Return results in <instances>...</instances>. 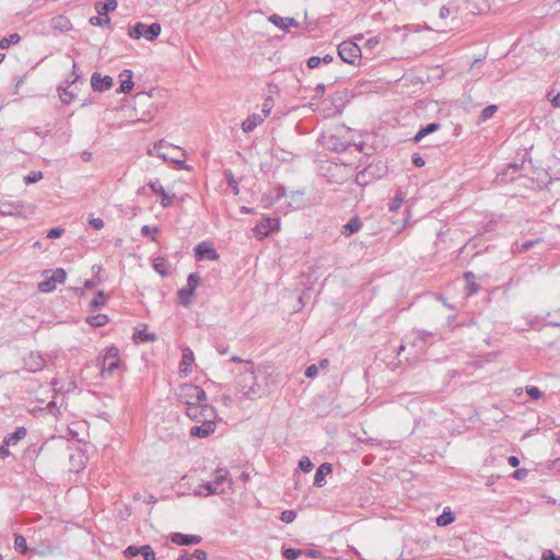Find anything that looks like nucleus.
I'll list each match as a JSON object with an SVG mask.
<instances>
[{
	"mask_svg": "<svg viewBox=\"0 0 560 560\" xmlns=\"http://www.w3.org/2000/svg\"><path fill=\"white\" fill-rule=\"evenodd\" d=\"M236 386L249 400L261 398L267 393L265 375L261 372H255L250 361L245 362V370L237 375Z\"/></svg>",
	"mask_w": 560,
	"mask_h": 560,
	"instance_id": "f257e3e1",
	"label": "nucleus"
},
{
	"mask_svg": "<svg viewBox=\"0 0 560 560\" xmlns=\"http://www.w3.org/2000/svg\"><path fill=\"white\" fill-rule=\"evenodd\" d=\"M176 395L178 400L186 405L185 413L188 418H198V415L203 411V406H211L208 404L206 390L194 384L180 385Z\"/></svg>",
	"mask_w": 560,
	"mask_h": 560,
	"instance_id": "f03ea898",
	"label": "nucleus"
},
{
	"mask_svg": "<svg viewBox=\"0 0 560 560\" xmlns=\"http://www.w3.org/2000/svg\"><path fill=\"white\" fill-rule=\"evenodd\" d=\"M96 366L102 378H112L121 375L124 371L119 349L115 346L105 348L96 359Z\"/></svg>",
	"mask_w": 560,
	"mask_h": 560,
	"instance_id": "7ed1b4c3",
	"label": "nucleus"
},
{
	"mask_svg": "<svg viewBox=\"0 0 560 560\" xmlns=\"http://www.w3.org/2000/svg\"><path fill=\"white\" fill-rule=\"evenodd\" d=\"M203 411L198 415V418H190L194 421L200 422V425L190 428L189 433L194 438H208L215 431L217 410L213 406H203Z\"/></svg>",
	"mask_w": 560,
	"mask_h": 560,
	"instance_id": "20e7f679",
	"label": "nucleus"
},
{
	"mask_svg": "<svg viewBox=\"0 0 560 560\" xmlns=\"http://www.w3.org/2000/svg\"><path fill=\"white\" fill-rule=\"evenodd\" d=\"M164 149L177 150L180 156H186V152L172 143L166 142L165 140H160L159 142L153 144L152 149H149L148 153L150 155H156L163 161H171L176 164L179 168L190 170V166L185 163L184 160L179 159L176 155L167 154Z\"/></svg>",
	"mask_w": 560,
	"mask_h": 560,
	"instance_id": "39448f33",
	"label": "nucleus"
},
{
	"mask_svg": "<svg viewBox=\"0 0 560 560\" xmlns=\"http://www.w3.org/2000/svg\"><path fill=\"white\" fill-rule=\"evenodd\" d=\"M231 486L232 480L229 479V471L225 468L217 469L213 480L201 483V488L207 491V494L224 493Z\"/></svg>",
	"mask_w": 560,
	"mask_h": 560,
	"instance_id": "423d86ee",
	"label": "nucleus"
},
{
	"mask_svg": "<svg viewBox=\"0 0 560 560\" xmlns=\"http://www.w3.org/2000/svg\"><path fill=\"white\" fill-rule=\"evenodd\" d=\"M161 34V25L159 23H152L145 25L142 22L136 23L128 30V35L133 39L144 37L147 40H154Z\"/></svg>",
	"mask_w": 560,
	"mask_h": 560,
	"instance_id": "0eeeda50",
	"label": "nucleus"
},
{
	"mask_svg": "<svg viewBox=\"0 0 560 560\" xmlns=\"http://www.w3.org/2000/svg\"><path fill=\"white\" fill-rule=\"evenodd\" d=\"M200 283L198 272H191L187 278V285L178 291V302L180 305L188 307L191 304V298Z\"/></svg>",
	"mask_w": 560,
	"mask_h": 560,
	"instance_id": "6e6552de",
	"label": "nucleus"
},
{
	"mask_svg": "<svg viewBox=\"0 0 560 560\" xmlns=\"http://www.w3.org/2000/svg\"><path fill=\"white\" fill-rule=\"evenodd\" d=\"M339 57L349 65H354L361 57V48L353 42L345 40L338 45Z\"/></svg>",
	"mask_w": 560,
	"mask_h": 560,
	"instance_id": "1a4fd4ad",
	"label": "nucleus"
},
{
	"mask_svg": "<svg viewBox=\"0 0 560 560\" xmlns=\"http://www.w3.org/2000/svg\"><path fill=\"white\" fill-rule=\"evenodd\" d=\"M45 366V359L39 352L31 351L23 358V369L31 373L39 372Z\"/></svg>",
	"mask_w": 560,
	"mask_h": 560,
	"instance_id": "9d476101",
	"label": "nucleus"
},
{
	"mask_svg": "<svg viewBox=\"0 0 560 560\" xmlns=\"http://www.w3.org/2000/svg\"><path fill=\"white\" fill-rule=\"evenodd\" d=\"M25 205L22 201H2L0 202V214L4 217L23 215Z\"/></svg>",
	"mask_w": 560,
	"mask_h": 560,
	"instance_id": "9b49d317",
	"label": "nucleus"
},
{
	"mask_svg": "<svg viewBox=\"0 0 560 560\" xmlns=\"http://www.w3.org/2000/svg\"><path fill=\"white\" fill-rule=\"evenodd\" d=\"M278 225L279 221L277 219L266 218L256 224L254 233L259 240H261L264 237H267L271 233V231Z\"/></svg>",
	"mask_w": 560,
	"mask_h": 560,
	"instance_id": "f8f14e48",
	"label": "nucleus"
},
{
	"mask_svg": "<svg viewBox=\"0 0 560 560\" xmlns=\"http://www.w3.org/2000/svg\"><path fill=\"white\" fill-rule=\"evenodd\" d=\"M91 86L95 92H105L113 86V79L109 75L102 77L101 73L94 72L91 77Z\"/></svg>",
	"mask_w": 560,
	"mask_h": 560,
	"instance_id": "ddd939ff",
	"label": "nucleus"
},
{
	"mask_svg": "<svg viewBox=\"0 0 560 560\" xmlns=\"http://www.w3.org/2000/svg\"><path fill=\"white\" fill-rule=\"evenodd\" d=\"M195 362V355L190 348L184 347L183 348V354L182 360L179 363V374L187 376L191 373V365Z\"/></svg>",
	"mask_w": 560,
	"mask_h": 560,
	"instance_id": "4468645a",
	"label": "nucleus"
},
{
	"mask_svg": "<svg viewBox=\"0 0 560 560\" xmlns=\"http://www.w3.org/2000/svg\"><path fill=\"white\" fill-rule=\"evenodd\" d=\"M195 256L197 259H208V260H217L219 258V255L217 252L212 248V246L206 242L199 243L195 247Z\"/></svg>",
	"mask_w": 560,
	"mask_h": 560,
	"instance_id": "2eb2a0df",
	"label": "nucleus"
},
{
	"mask_svg": "<svg viewBox=\"0 0 560 560\" xmlns=\"http://www.w3.org/2000/svg\"><path fill=\"white\" fill-rule=\"evenodd\" d=\"M171 541L178 546H188L199 544L201 541V537L199 535L174 533L171 536Z\"/></svg>",
	"mask_w": 560,
	"mask_h": 560,
	"instance_id": "dca6fc26",
	"label": "nucleus"
},
{
	"mask_svg": "<svg viewBox=\"0 0 560 560\" xmlns=\"http://www.w3.org/2000/svg\"><path fill=\"white\" fill-rule=\"evenodd\" d=\"M269 21L276 25L277 27H279L280 30H283V31H288L290 27H296L299 26V23L295 19L293 18H283V16H279L277 14H272L270 18H269Z\"/></svg>",
	"mask_w": 560,
	"mask_h": 560,
	"instance_id": "f3484780",
	"label": "nucleus"
},
{
	"mask_svg": "<svg viewBox=\"0 0 560 560\" xmlns=\"http://www.w3.org/2000/svg\"><path fill=\"white\" fill-rule=\"evenodd\" d=\"M119 78H120V85H119V89L117 92L125 93V94L129 93L133 88L132 71L129 69H125L119 74Z\"/></svg>",
	"mask_w": 560,
	"mask_h": 560,
	"instance_id": "a211bd4d",
	"label": "nucleus"
},
{
	"mask_svg": "<svg viewBox=\"0 0 560 560\" xmlns=\"http://www.w3.org/2000/svg\"><path fill=\"white\" fill-rule=\"evenodd\" d=\"M264 121V117L259 114H252L249 115L243 122H242V130L245 132V133H249L252 131H254V129L259 126L260 124H262Z\"/></svg>",
	"mask_w": 560,
	"mask_h": 560,
	"instance_id": "6ab92c4d",
	"label": "nucleus"
},
{
	"mask_svg": "<svg viewBox=\"0 0 560 560\" xmlns=\"http://www.w3.org/2000/svg\"><path fill=\"white\" fill-rule=\"evenodd\" d=\"M332 471V465L329 463L322 464L315 474L314 486L323 487L326 483L325 477L326 475Z\"/></svg>",
	"mask_w": 560,
	"mask_h": 560,
	"instance_id": "aec40b11",
	"label": "nucleus"
},
{
	"mask_svg": "<svg viewBox=\"0 0 560 560\" xmlns=\"http://www.w3.org/2000/svg\"><path fill=\"white\" fill-rule=\"evenodd\" d=\"M362 228V221L358 215L352 217L342 228V235L351 236L358 233Z\"/></svg>",
	"mask_w": 560,
	"mask_h": 560,
	"instance_id": "412c9836",
	"label": "nucleus"
},
{
	"mask_svg": "<svg viewBox=\"0 0 560 560\" xmlns=\"http://www.w3.org/2000/svg\"><path fill=\"white\" fill-rule=\"evenodd\" d=\"M27 434V430L24 427H19L15 429L13 433L8 434L3 442L7 445L14 446L16 445L21 440H23Z\"/></svg>",
	"mask_w": 560,
	"mask_h": 560,
	"instance_id": "4be33fe9",
	"label": "nucleus"
},
{
	"mask_svg": "<svg viewBox=\"0 0 560 560\" xmlns=\"http://www.w3.org/2000/svg\"><path fill=\"white\" fill-rule=\"evenodd\" d=\"M441 128L439 122L428 124L425 127H422L413 137V142L419 143L424 137L438 131Z\"/></svg>",
	"mask_w": 560,
	"mask_h": 560,
	"instance_id": "5701e85b",
	"label": "nucleus"
},
{
	"mask_svg": "<svg viewBox=\"0 0 560 560\" xmlns=\"http://www.w3.org/2000/svg\"><path fill=\"white\" fill-rule=\"evenodd\" d=\"M464 279L466 280V290L468 295H474L479 291V284L475 281V275L471 271H466L464 273Z\"/></svg>",
	"mask_w": 560,
	"mask_h": 560,
	"instance_id": "b1692460",
	"label": "nucleus"
},
{
	"mask_svg": "<svg viewBox=\"0 0 560 560\" xmlns=\"http://www.w3.org/2000/svg\"><path fill=\"white\" fill-rule=\"evenodd\" d=\"M117 8L116 0H106L103 4L96 5V11L100 15H107L108 12L115 11Z\"/></svg>",
	"mask_w": 560,
	"mask_h": 560,
	"instance_id": "393cba45",
	"label": "nucleus"
},
{
	"mask_svg": "<svg viewBox=\"0 0 560 560\" xmlns=\"http://www.w3.org/2000/svg\"><path fill=\"white\" fill-rule=\"evenodd\" d=\"M455 520L452 511L450 510V508H445L443 513L436 518V524L439 526H446L451 523H453Z\"/></svg>",
	"mask_w": 560,
	"mask_h": 560,
	"instance_id": "a878e982",
	"label": "nucleus"
},
{
	"mask_svg": "<svg viewBox=\"0 0 560 560\" xmlns=\"http://www.w3.org/2000/svg\"><path fill=\"white\" fill-rule=\"evenodd\" d=\"M133 338L136 341H141V342H154L158 339V337L154 332H147L145 330H138L133 335Z\"/></svg>",
	"mask_w": 560,
	"mask_h": 560,
	"instance_id": "bb28decb",
	"label": "nucleus"
},
{
	"mask_svg": "<svg viewBox=\"0 0 560 560\" xmlns=\"http://www.w3.org/2000/svg\"><path fill=\"white\" fill-rule=\"evenodd\" d=\"M404 202V195L401 191H397L394 198L388 203V210L390 212H397Z\"/></svg>",
	"mask_w": 560,
	"mask_h": 560,
	"instance_id": "cd10ccee",
	"label": "nucleus"
},
{
	"mask_svg": "<svg viewBox=\"0 0 560 560\" xmlns=\"http://www.w3.org/2000/svg\"><path fill=\"white\" fill-rule=\"evenodd\" d=\"M108 317L105 314H97L88 317V323L93 327H102L106 325Z\"/></svg>",
	"mask_w": 560,
	"mask_h": 560,
	"instance_id": "c85d7f7f",
	"label": "nucleus"
},
{
	"mask_svg": "<svg viewBox=\"0 0 560 560\" xmlns=\"http://www.w3.org/2000/svg\"><path fill=\"white\" fill-rule=\"evenodd\" d=\"M56 285H57L56 280L54 278H51V276H50L49 278H47L44 281L38 283V290L40 292L48 293V292L54 291L56 289Z\"/></svg>",
	"mask_w": 560,
	"mask_h": 560,
	"instance_id": "c756f323",
	"label": "nucleus"
},
{
	"mask_svg": "<svg viewBox=\"0 0 560 560\" xmlns=\"http://www.w3.org/2000/svg\"><path fill=\"white\" fill-rule=\"evenodd\" d=\"M106 303V295L103 291H98L94 299L90 303V308L95 311L97 308H101Z\"/></svg>",
	"mask_w": 560,
	"mask_h": 560,
	"instance_id": "7c9ffc66",
	"label": "nucleus"
},
{
	"mask_svg": "<svg viewBox=\"0 0 560 560\" xmlns=\"http://www.w3.org/2000/svg\"><path fill=\"white\" fill-rule=\"evenodd\" d=\"M289 203L294 209L302 208L305 205L304 196L300 191L292 192Z\"/></svg>",
	"mask_w": 560,
	"mask_h": 560,
	"instance_id": "2f4dec72",
	"label": "nucleus"
},
{
	"mask_svg": "<svg viewBox=\"0 0 560 560\" xmlns=\"http://www.w3.org/2000/svg\"><path fill=\"white\" fill-rule=\"evenodd\" d=\"M167 265L168 264H167L166 259H164L162 257H158L154 259L153 268L161 276H166L167 275Z\"/></svg>",
	"mask_w": 560,
	"mask_h": 560,
	"instance_id": "473e14b6",
	"label": "nucleus"
},
{
	"mask_svg": "<svg viewBox=\"0 0 560 560\" xmlns=\"http://www.w3.org/2000/svg\"><path fill=\"white\" fill-rule=\"evenodd\" d=\"M21 39V36L18 33H13L9 35L8 37H3L0 40V48L1 49H8L11 45L18 44Z\"/></svg>",
	"mask_w": 560,
	"mask_h": 560,
	"instance_id": "72a5a7b5",
	"label": "nucleus"
},
{
	"mask_svg": "<svg viewBox=\"0 0 560 560\" xmlns=\"http://www.w3.org/2000/svg\"><path fill=\"white\" fill-rule=\"evenodd\" d=\"M370 180H371V175L369 172V167L358 172L355 175V183L359 186H365L370 183Z\"/></svg>",
	"mask_w": 560,
	"mask_h": 560,
	"instance_id": "f704fd0d",
	"label": "nucleus"
},
{
	"mask_svg": "<svg viewBox=\"0 0 560 560\" xmlns=\"http://www.w3.org/2000/svg\"><path fill=\"white\" fill-rule=\"evenodd\" d=\"M52 26L61 31H69L71 28V23L67 18L58 16L52 20Z\"/></svg>",
	"mask_w": 560,
	"mask_h": 560,
	"instance_id": "c9c22d12",
	"label": "nucleus"
},
{
	"mask_svg": "<svg viewBox=\"0 0 560 560\" xmlns=\"http://www.w3.org/2000/svg\"><path fill=\"white\" fill-rule=\"evenodd\" d=\"M75 96V93L73 90L70 89V86L65 89H59V97L63 104H69Z\"/></svg>",
	"mask_w": 560,
	"mask_h": 560,
	"instance_id": "e433bc0d",
	"label": "nucleus"
},
{
	"mask_svg": "<svg viewBox=\"0 0 560 560\" xmlns=\"http://www.w3.org/2000/svg\"><path fill=\"white\" fill-rule=\"evenodd\" d=\"M498 112L497 105H488L481 110L479 122L490 119Z\"/></svg>",
	"mask_w": 560,
	"mask_h": 560,
	"instance_id": "4c0bfd02",
	"label": "nucleus"
},
{
	"mask_svg": "<svg viewBox=\"0 0 560 560\" xmlns=\"http://www.w3.org/2000/svg\"><path fill=\"white\" fill-rule=\"evenodd\" d=\"M91 25L94 26H107L110 24V19L107 15L91 16L89 20Z\"/></svg>",
	"mask_w": 560,
	"mask_h": 560,
	"instance_id": "58836bf2",
	"label": "nucleus"
},
{
	"mask_svg": "<svg viewBox=\"0 0 560 560\" xmlns=\"http://www.w3.org/2000/svg\"><path fill=\"white\" fill-rule=\"evenodd\" d=\"M224 175H225V178H226L228 185H229V187L232 189V191L234 192V195H238V192H240V189H238V183H237V180L234 178L233 173H232L231 171H225V172H224Z\"/></svg>",
	"mask_w": 560,
	"mask_h": 560,
	"instance_id": "ea45409f",
	"label": "nucleus"
},
{
	"mask_svg": "<svg viewBox=\"0 0 560 560\" xmlns=\"http://www.w3.org/2000/svg\"><path fill=\"white\" fill-rule=\"evenodd\" d=\"M14 549L20 553L27 551L26 539L22 535H15Z\"/></svg>",
	"mask_w": 560,
	"mask_h": 560,
	"instance_id": "a19ab883",
	"label": "nucleus"
},
{
	"mask_svg": "<svg viewBox=\"0 0 560 560\" xmlns=\"http://www.w3.org/2000/svg\"><path fill=\"white\" fill-rule=\"evenodd\" d=\"M140 555L144 560H155V552L150 545H143L140 547Z\"/></svg>",
	"mask_w": 560,
	"mask_h": 560,
	"instance_id": "79ce46f5",
	"label": "nucleus"
},
{
	"mask_svg": "<svg viewBox=\"0 0 560 560\" xmlns=\"http://www.w3.org/2000/svg\"><path fill=\"white\" fill-rule=\"evenodd\" d=\"M302 553L301 549L287 548L282 551V557L287 560H295Z\"/></svg>",
	"mask_w": 560,
	"mask_h": 560,
	"instance_id": "37998d69",
	"label": "nucleus"
},
{
	"mask_svg": "<svg viewBox=\"0 0 560 560\" xmlns=\"http://www.w3.org/2000/svg\"><path fill=\"white\" fill-rule=\"evenodd\" d=\"M272 107H273V100L271 97H267L261 105V112H262L264 119L270 115Z\"/></svg>",
	"mask_w": 560,
	"mask_h": 560,
	"instance_id": "c03bdc74",
	"label": "nucleus"
},
{
	"mask_svg": "<svg viewBox=\"0 0 560 560\" xmlns=\"http://www.w3.org/2000/svg\"><path fill=\"white\" fill-rule=\"evenodd\" d=\"M299 468L305 472H308L313 469V463L307 456H303L299 462Z\"/></svg>",
	"mask_w": 560,
	"mask_h": 560,
	"instance_id": "a18cd8bd",
	"label": "nucleus"
},
{
	"mask_svg": "<svg viewBox=\"0 0 560 560\" xmlns=\"http://www.w3.org/2000/svg\"><path fill=\"white\" fill-rule=\"evenodd\" d=\"M162 199H161V206L163 208H168V207H172L173 203H174V199H175V195H170L167 194L166 191H164V194L161 195Z\"/></svg>",
	"mask_w": 560,
	"mask_h": 560,
	"instance_id": "49530a36",
	"label": "nucleus"
},
{
	"mask_svg": "<svg viewBox=\"0 0 560 560\" xmlns=\"http://www.w3.org/2000/svg\"><path fill=\"white\" fill-rule=\"evenodd\" d=\"M43 178L42 172H31L28 175L25 176L24 182L26 184H34L39 182Z\"/></svg>",
	"mask_w": 560,
	"mask_h": 560,
	"instance_id": "de8ad7c7",
	"label": "nucleus"
},
{
	"mask_svg": "<svg viewBox=\"0 0 560 560\" xmlns=\"http://www.w3.org/2000/svg\"><path fill=\"white\" fill-rule=\"evenodd\" d=\"M51 278H54L57 283H63L67 278V273L62 268H57L54 270Z\"/></svg>",
	"mask_w": 560,
	"mask_h": 560,
	"instance_id": "09e8293b",
	"label": "nucleus"
},
{
	"mask_svg": "<svg viewBox=\"0 0 560 560\" xmlns=\"http://www.w3.org/2000/svg\"><path fill=\"white\" fill-rule=\"evenodd\" d=\"M296 517V512L294 510H285L281 513V521L284 523H292Z\"/></svg>",
	"mask_w": 560,
	"mask_h": 560,
	"instance_id": "8fccbe9b",
	"label": "nucleus"
},
{
	"mask_svg": "<svg viewBox=\"0 0 560 560\" xmlns=\"http://www.w3.org/2000/svg\"><path fill=\"white\" fill-rule=\"evenodd\" d=\"M148 185L152 189L153 192H155L160 196L162 194H164V191H165V189L163 188V186L161 185L159 179L150 180Z\"/></svg>",
	"mask_w": 560,
	"mask_h": 560,
	"instance_id": "3c124183",
	"label": "nucleus"
},
{
	"mask_svg": "<svg viewBox=\"0 0 560 560\" xmlns=\"http://www.w3.org/2000/svg\"><path fill=\"white\" fill-rule=\"evenodd\" d=\"M140 555V547H137V546H128L125 550H124V556L126 558H132V557H136Z\"/></svg>",
	"mask_w": 560,
	"mask_h": 560,
	"instance_id": "603ef678",
	"label": "nucleus"
},
{
	"mask_svg": "<svg viewBox=\"0 0 560 560\" xmlns=\"http://www.w3.org/2000/svg\"><path fill=\"white\" fill-rule=\"evenodd\" d=\"M526 393L532 399H538L541 397V390L536 386L526 387Z\"/></svg>",
	"mask_w": 560,
	"mask_h": 560,
	"instance_id": "864d4df0",
	"label": "nucleus"
},
{
	"mask_svg": "<svg viewBox=\"0 0 560 560\" xmlns=\"http://www.w3.org/2000/svg\"><path fill=\"white\" fill-rule=\"evenodd\" d=\"M310 69H315L322 63V59L318 56H312L306 61Z\"/></svg>",
	"mask_w": 560,
	"mask_h": 560,
	"instance_id": "5fc2aeb1",
	"label": "nucleus"
},
{
	"mask_svg": "<svg viewBox=\"0 0 560 560\" xmlns=\"http://www.w3.org/2000/svg\"><path fill=\"white\" fill-rule=\"evenodd\" d=\"M318 374V365L317 364H311L305 370V376L308 378H313Z\"/></svg>",
	"mask_w": 560,
	"mask_h": 560,
	"instance_id": "6e6d98bb",
	"label": "nucleus"
},
{
	"mask_svg": "<svg viewBox=\"0 0 560 560\" xmlns=\"http://www.w3.org/2000/svg\"><path fill=\"white\" fill-rule=\"evenodd\" d=\"M89 223L94 230H102L104 228V221L101 218H92Z\"/></svg>",
	"mask_w": 560,
	"mask_h": 560,
	"instance_id": "4d7b16f0",
	"label": "nucleus"
},
{
	"mask_svg": "<svg viewBox=\"0 0 560 560\" xmlns=\"http://www.w3.org/2000/svg\"><path fill=\"white\" fill-rule=\"evenodd\" d=\"M65 230L61 228H54L48 231L47 237L48 238H58L63 234Z\"/></svg>",
	"mask_w": 560,
	"mask_h": 560,
	"instance_id": "13d9d810",
	"label": "nucleus"
},
{
	"mask_svg": "<svg viewBox=\"0 0 560 560\" xmlns=\"http://www.w3.org/2000/svg\"><path fill=\"white\" fill-rule=\"evenodd\" d=\"M548 98L551 102L552 106L556 108H560V93H557L552 96L551 93H548Z\"/></svg>",
	"mask_w": 560,
	"mask_h": 560,
	"instance_id": "bf43d9fd",
	"label": "nucleus"
},
{
	"mask_svg": "<svg viewBox=\"0 0 560 560\" xmlns=\"http://www.w3.org/2000/svg\"><path fill=\"white\" fill-rule=\"evenodd\" d=\"M191 555L192 559L197 560H207L208 558L207 552L201 549H196Z\"/></svg>",
	"mask_w": 560,
	"mask_h": 560,
	"instance_id": "052dcab7",
	"label": "nucleus"
},
{
	"mask_svg": "<svg viewBox=\"0 0 560 560\" xmlns=\"http://www.w3.org/2000/svg\"><path fill=\"white\" fill-rule=\"evenodd\" d=\"M412 163L418 167H422L425 164L424 159L418 153L412 155Z\"/></svg>",
	"mask_w": 560,
	"mask_h": 560,
	"instance_id": "680f3d73",
	"label": "nucleus"
},
{
	"mask_svg": "<svg viewBox=\"0 0 560 560\" xmlns=\"http://www.w3.org/2000/svg\"><path fill=\"white\" fill-rule=\"evenodd\" d=\"M541 560H560V557L556 556L551 550H547L542 553Z\"/></svg>",
	"mask_w": 560,
	"mask_h": 560,
	"instance_id": "e2e57ef3",
	"label": "nucleus"
},
{
	"mask_svg": "<svg viewBox=\"0 0 560 560\" xmlns=\"http://www.w3.org/2000/svg\"><path fill=\"white\" fill-rule=\"evenodd\" d=\"M156 232H158L156 228L152 229L149 225H143L141 228V234L144 236H149V235H151V233L155 234Z\"/></svg>",
	"mask_w": 560,
	"mask_h": 560,
	"instance_id": "0e129e2a",
	"label": "nucleus"
},
{
	"mask_svg": "<svg viewBox=\"0 0 560 560\" xmlns=\"http://www.w3.org/2000/svg\"><path fill=\"white\" fill-rule=\"evenodd\" d=\"M380 44V37L378 36H374V37H371L366 40V46L369 48H374L375 46H377Z\"/></svg>",
	"mask_w": 560,
	"mask_h": 560,
	"instance_id": "69168bd1",
	"label": "nucleus"
},
{
	"mask_svg": "<svg viewBox=\"0 0 560 560\" xmlns=\"http://www.w3.org/2000/svg\"><path fill=\"white\" fill-rule=\"evenodd\" d=\"M451 14V10L450 8L443 5L441 9H440V13H439V16L440 19L444 20L446 18H448Z\"/></svg>",
	"mask_w": 560,
	"mask_h": 560,
	"instance_id": "338daca9",
	"label": "nucleus"
},
{
	"mask_svg": "<svg viewBox=\"0 0 560 560\" xmlns=\"http://www.w3.org/2000/svg\"><path fill=\"white\" fill-rule=\"evenodd\" d=\"M9 446H10V445H7L4 442H3V444L0 446V456H1L2 458L8 457V456L10 455Z\"/></svg>",
	"mask_w": 560,
	"mask_h": 560,
	"instance_id": "774afa93",
	"label": "nucleus"
}]
</instances>
